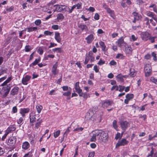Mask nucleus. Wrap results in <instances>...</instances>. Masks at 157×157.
Returning a JSON list of instances; mask_svg holds the SVG:
<instances>
[{
	"label": "nucleus",
	"instance_id": "1",
	"mask_svg": "<svg viewBox=\"0 0 157 157\" xmlns=\"http://www.w3.org/2000/svg\"><path fill=\"white\" fill-rule=\"evenodd\" d=\"M13 79L12 75L8 77L7 78L5 81L2 84L0 85L2 88V91L4 92L3 95V97H6L9 94L12 86L11 84H9Z\"/></svg>",
	"mask_w": 157,
	"mask_h": 157
},
{
	"label": "nucleus",
	"instance_id": "2",
	"mask_svg": "<svg viewBox=\"0 0 157 157\" xmlns=\"http://www.w3.org/2000/svg\"><path fill=\"white\" fill-rule=\"evenodd\" d=\"M97 131L98 133H99L98 139L104 143L108 141L109 137L108 134L101 130H97Z\"/></svg>",
	"mask_w": 157,
	"mask_h": 157
},
{
	"label": "nucleus",
	"instance_id": "3",
	"mask_svg": "<svg viewBox=\"0 0 157 157\" xmlns=\"http://www.w3.org/2000/svg\"><path fill=\"white\" fill-rule=\"evenodd\" d=\"M120 124L121 129L123 131V132H121V134L122 135L130 126V124L126 121H120Z\"/></svg>",
	"mask_w": 157,
	"mask_h": 157
},
{
	"label": "nucleus",
	"instance_id": "4",
	"mask_svg": "<svg viewBox=\"0 0 157 157\" xmlns=\"http://www.w3.org/2000/svg\"><path fill=\"white\" fill-rule=\"evenodd\" d=\"M145 75L146 77L150 76L152 73L151 67L150 64H146L144 67Z\"/></svg>",
	"mask_w": 157,
	"mask_h": 157
},
{
	"label": "nucleus",
	"instance_id": "5",
	"mask_svg": "<svg viewBox=\"0 0 157 157\" xmlns=\"http://www.w3.org/2000/svg\"><path fill=\"white\" fill-rule=\"evenodd\" d=\"M129 142L126 139L123 138L120 140H118L117 143L115 147L117 148L121 146H124L127 145Z\"/></svg>",
	"mask_w": 157,
	"mask_h": 157
},
{
	"label": "nucleus",
	"instance_id": "6",
	"mask_svg": "<svg viewBox=\"0 0 157 157\" xmlns=\"http://www.w3.org/2000/svg\"><path fill=\"white\" fill-rule=\"evenodd\" d=\"M30 109L29 108H21L20 109L19 113L23 117L25 118L26 115L30 111Z\"/></svg>",
	"mask_w": 157,
	"mask_h": 157
},
{
	"label": "nucleus",
	"instance_id": "7",
	"mask_svg": "<svg viewBox=\"0 0 157 157\" xmlns=\"http://www.w3.org/2000/svg\"><path fill=\"white\" fill-rule=\"evenodd\" d=\"M113 103V101L109 99L103 101L102 102L101 106L104 108H107L109 106H111Z\"/></svg>",
	"mask_w": 157,
	"mask_h": 157
},
{
	"label": "nucleus",
	"instance_id": "8",
	"mask_svg": "<svg viewBox=\"0 0 157 157\" xmlns=\"http://www.w3.org/2000/svg\"><path fill=\"white\" fill-rule=\"evenodd\" d=\"M17 141V138L15 136H11L8 139L7 144L8 145L12 146H13Z\"/></svg>",
	"mask_w": 157,
	"mask_h": 157
},
{
	"label": "nucleus",
	"instance_id": "9",
	"mask_svg": "<svg viewBox=\"0 0 157 157\" xmlns=\"http://www.w3.org/2000/svg\"><path fill=\"white\" fill-rule=\"evenodd\" d=\"M19 90V87L17 86H15L10 90V94L12 96L17 95Z\"/></svg>",
	"mask_w": 157,
	"mask_h": 157
},
{
	"label": "nucleus",
	"instance_id": "10",
	"mask_svg": "<svg viewBox=\"0 0 157 157\" xmlns=\"http://www.w3.org/2000/svg\"><path fill=\"white\" fill-rule=\"evenodd\" d=\"M29 123L31 126L33 125V123L36 121V114L33 112L31 113L29 115Z\"/></svg>",
	"mask_w": 157,
	"mask_h": 157
},
{
	"label": "nucleus",
	"instance_id": "11",
	"mask_svg": "<svg viewBox=\"0 0 157 157\" xmlns=\"http://www.w3.org/2000/svg\"><path fill=\"white\" fill-rule=\"evenodd\" d=\"M53 6L56 7L55 9L53 10L54 12L56 11L58 12H61L65 9L66 7L65 5H59L58 4L55 5Z\"/></svg>",
	"mask_w": 157,
	"mask_h": 157
},
{
	"label": "nucleus",
	"instance_id": "12",
	"mask_svg": "<svg viewBox=\"0 0 157 157\" xmlns=\"http://www.w3.org/2000/svg\"><path fill=\"white\" fill-rule=\"evenodd\" d=\"M31 76L28 75H27L24 77H23L21 81L22 83L24 85H27L28 83V82L31 79Z\"/></svg>",
	"mask_w": 157,
	"mask_h": 157
},
{
	"label": "nucleus",
	"instance_id": "13",
	"mask_svg": "<svg viewBox=\"0 0 157 157\" xmlns=\"http://www.w3.org/2000/svg\"><path fill=\"white\" fill-rule=\"evenodd\" d=\"M79 84V82H76L75 85V89L76 92L78 94L79 96H82V90L80 88Z\"/></svg>",
	"mask_w": 157,
	"mask_h": 157
},
{
	"label": "nucleus",
	"instance_id": "14",
	"mask_svg": "<svg viewBox=\"0 0 157 157\" xmlns=\"http://www.w3.org/2000/svg\"><path fill=\"white\" fill-rule=\"evenodd\" d=\"M134 97L133 94H128L125 96L126 99L124 100V103L126 104H128L129 101L132 99Z\"/></svg>",
	"mask_w": 157,
	"mask_h": 157
},
{
	"label": "nucleus",
	"instance_id": "15",
	"mask_svg": "<svg viewBox=\"0 0 157 157\" xmlns=\"http://www.w3.org/2000/svg\"><path fill=\"white\" fill-rule=\"evenodd\" d=\"M151 34L147 32H143L141 35V38L143 40L146 41L148 40Z\"/></svg>",
	"mask_w": 157,
	"mask_h": 157
},
{
	"label": "nucleus",
	"instance_id": "16",
	"mask_svg": "<svg viewBox=\"0 0 157 157\" xmlns=\"http://www.w3.org/2000/svg\"><path fill=\"white\" fill-rule=\"evenodd\" d=\"M16 129V126L15 124L10 125L5 130L8 134L14 132Z\"/></svg>",
	"mask_w": 157,
	"mask_h": 157
},
{
	"label": "nucleus",
	"instance_id": "17",
	"mask_svg": "<svg viewBox=\"0 0 157 157\" xmlns=\"http://www.w3.org/2000/svg\"><path fill=\"white\" fill-rule=\"evenodd\" d=\"M146 15L150 17H151L155 21H156L157 19L156 18V15L153 12L150 11H146Z\"/></svg>",
	"mask_w": 157,
	"mask_h": 157
},
{
	"label": "nucleus",
	"instance_id": "18",
	"mask_svg": "<svg viewBox=\"0 0 157 157\" xmlns=\"http://www.w3.org/2000/svg\"><path fill=\"white\" fill-rule=\"evenodd\" d=\"M94 35L93 34H91L88 36L86 38V42L88 44H91L94 39Z\"/></svg>",
	"mask_w": 157,
	"mask_h": 157
},
{
	"label": "nucleus",
	"instance_id": "19",
	"mask_svg": "<svg viewBox=\"0 0 157 157\" xmlns=\"http://www.w3.org/2000/svg\"><path fill=\"white\" fill-rule=\"evenodd\" d=\"M98 134L97 130H96L94 131L93 135L91 138L90 141L92 142H95L96 140V137L98 139Z\"/></svg>",
	"mask_w": 157,
	"mask_h": 157
},
{
	"label": "nucleus",
	"instance_id": "20",
	"mask_svg": "<svg viewBox=\"0 0 157 157\" xmlns=\"http://www.w3.org/2000/svg\"><path fill=\"white\" fill-rule=\"evenodd\" d=\"M116 43L118 45V46L120 47L122 46L123 44H125V45L126 44L124 42L123 37H121L119 39Z\"/></svg>",
	"mask_w": 157,
	"mask_h": 157
},
{
	"label": "nucleus",
	"instance_id": "21",
	"mask_svg": "<svg viewBox=\"0 0 157 157\" xmlns=\"http://www.w3.org/2000/svg\"><path fill=\"white\" fill-rule=\"evenodd\" d=\"M106 12L107 13L109 14L110 16L113 19H115V15L114 10H112L110 8H106Z\"/></svg>",
	"mask_w": 157,
	"mask_h": 157
},
{
	"label": "nucleus",
	"instance_id": "22",
	"mask_svg": "<svg viewBox=\"0 0 157 157\" xmlns=\"http://www.w3.org/2000/svg\"><path fill=\"white\" fill-rule=\"evenodd\" d=\"M30 145L29 142L25 141L22 144V148L23 149L26 150L29 148Z\"/></svg>",
	"mask_w": 157,
	"mask_h": 157
},
{
	"label": "nucleus",
	"instance_id": "23",
	"mask_svg": "<svg viewBox=\"0 0 157 157\" xmlns=\"http://www.w3.org/2000/svg\"><path fill=\"white\" fill-rule=\"evenodd\" d=\"M54 38L57 42L59 43H60L61 41V38H60V33L58 32H55Z\"/></svg>",
	"mask_w": 157,
	"mask_h": 157
},
{
	"label": "nucleus",
	"instance_id": "24",
	"mask_svg": "<svg viewBox=\"0 0 157 157\" xmlns=\"http://www.w3.org/2000/svg\"><path fill=\"white\" fill-rule=\"evenodd\" d=\"M42 122L43 120L42 119L40 118H39L38 119L35 124V128L36 129H38L40 127Z\"/></svg>",
	"mask_w": 157,
	"mask_h": 157
},
{
	"label": "nucleus",
	"instance_id": "25",
	"mask_svg": "<svg viewBox=\"0 0 157 157\" xmlns=\"http://www.w3.org/2000/svg\"><path fill=\"white\" fill-rule=\"evenodd\" d=\"M125 47V52L127 54L132 53V50L130 45L126 44L124 45Z\"/></svg>",
	"mask_w": 157,
	"mask_h": 157
},
{
	"label": "nucleus",
	"instance_id": "26",
	"mask_svg": "<svg viewBox=\"0 0 157 157\" xmlns=\"http://www.w3.org/2000/svg\"><path fill=\"white\" fill-rule=\"evenodd\" d=\"M132 14L133 15L134 18L137 21L140 20L142 18L141 15L136 12H133Z\"/></svg>",
	"mask_w": 157,
	"mask_h": 157
},
{
	"label": "nucleus",
	"instance_id": "27",
	"mask_svg": "<svg viewBox=\"0 0 157 157\" xmlns=\"http://www.w3.org/2000/svg\"><path fill=\"white\" fill-rule=\"evenodd\" d=\"M41 60V58L40 57H39L38 58L36 59L32 63L30 64V67H33L36 65H38V63Z\"/></svg>",
	"mask_w": 157,
	"mask_h": 157
},
{
	"label": "nucleus",
	"instance_id": "28",
	"mask_svg": "<svg viewBox=\"0 0 157 157\" xmlns=\"http://www.w3.org/2000/svg\"><path fill=\"white\" fill-rule=\"evenodd\" d=\"M33 136L31 134L28 135V136L29 140L30 143L33 144H34L35 140V135H33Z\"/></svg>",
	"mask_w": 157,
	"mask_h": 157
},
{
	"label": "nucleus",
	"instance_id": "29",
	"mask_svg": "<svg viewBox=\"0 0 157 157\" xmlns=\"http://www.w3.org/2000/svg\"><path fill=\"white\" fill-rule=\"evenodd\" d=\"M116 80L118 82H124V79L123 78V75L121 73L118 74L116 76Z\"/></svg>",
	"mask_w": 157,
	"mask_h": 157
},
{
	"label": "nucleus",
	"instance_id": "30",
	"mask_svg": "<svg viewBox=\"0 0 157 157\" xmlns=\"http://www.w3.org/2000/svg\"><path fill=\"white\" fill-rule=\"evenodd\" d=\"M78 27L81 29V31L82 32L84 31L86 32H87L88 30V27L85 25L80 24L78 26Z\"/></svg>",
	"mask_w": 157,
	"mask_h": 157
},
{
	"label": "nucleus",
	"instance_id": "31",
	"mask_svg": "<svg viewBox=\"0 0 157 157\" xmlns=\"http://www.w3.org/2000/svg\"><path fill=\"white\" fill-rule=\"evenodd\" d=\"M129 75L131 77H134L135 76L136 74V71L135 69L131 68L129 70Z\"/></svg>",
	"mask_w": 157,
	"mask_h": 157
},
{
	"label": "nucleus",
	"instance_id": "32",
	"mask_svg": "<svg viewBox=\"0 0 157 157\" xmlns=\"http://www.w3.org/2000/svg\"><path fill=\"white\" fill-rule=\"evenodd\" d=\"M58 64L56 63L52 67V72L53 74L56 75L57 74V67Z\"/></svg>",
	"mask_w": 157,
	"mask_h": 157
},
{
	"label": "nucleus",
	"instance_id": "33",
	"mask_svg": "<svg viewBox=\"0 0 157 157\" xmlns=\"http://www.w3.org/2000/svg\"><path fill=\"white\" fill-rule=\"evenodd\" d=\"M82 96H79V97H82L85 100H86L88 98L90 97V94L87 92L83 93L82 91Z\"/></svg>",
	"mask_w": 157,
	"mask_h": 157
},
{
	"label": "nucleus",
	"instance_id": "34",
	"mask_svg": "<svg viewBox=\"0 0 157 157\" xmlns=\"http://www.w3.org/2000/svg\"><path fill=\"white\" fill-rule=\"evenodd\" d=\"M99 44L101 47L102 50L104 52H105L106 51L105 50L106 46L104 42L102 41H100L99 42Z\"/></svg>",
	"mask_w": 157,
	"mask_h": 157
},
{
	"label": "nucleus",
	"instance_id": "35",
	"mask_svg": "<svg viewBox=\"0 0 157 157\" xmlns=\"http://www.w3.org/2000/svg\"><path fill=\"white\" fill-rule=\"evenodd\" d=\"M25 119V117H23L21 116L19 119L17 120V123L18 124H21L20 125V126H21L23 123V122Z\"/></svg>",
	"mask_w": 157,
	"mask_h": 157
},
{
	"label": "nucleus",
	"instance_id": "36",
	"mask_svg": "<svg viewBox=\"0 0 157 157\" xmlns=\"http://www.w3.org/2000/svg\"><path fill=\"white\" fill-rule=\"evenodd\" d=\"M64 16L63 14L61 13H59L57 14V19L58 21L60 20H62L64 19Z\"/></svg>",
	"mask_w": 157,
	"mask_h": 157
},
{
	"label": "nucleus",
	"instance_id": "37",
	"mask_svg": "<svg viewBox=\"0 0 157 157\" xmlns=\"http://www.w3.org/2000/svg\"><path fill=\"white\" fill-rule=\"evenodd\" d=\"M149 8H153V10L157 14V6L155 4H152L150 5L149 6Z\"/></svg>",
	"mask_w": 157,
	"mask_h": 157
},
{
	"label": "nucleus",
	"instance_id": "38",
	"mask_svg": "<svg viewBox=\"0 0 157 157\" xmlns=\"http://www.w3.org/2000/svg\"><path fill=\"white\" fill-rule=\"evenodd\" d=\"M37 29V28L36 27H30L27 28V32H30L33 31H36Z\"/></svg>",
	"mask_w": 157,
	"mask_h": 157
},
{
	"label": "nucleus",
	"instance_id": "39",
	"mask_svg": "<svg viewBox=\"0 0 157 157\" xmlns=\"http://www.w3.org/2000/svg\"><path fill=\"white\" fill-rule=\"evenodd\" d=\"M113 128L117 131L118 130V126L117 124V121L116 120H113Z\"/></svg>",
	"mask_w": 157,
	"mask_h": 157
},
{
	"label": "nucleus",
	"instance_id": "40",
	"mask_svg": "<svg viewBox=\"0 0 157 157\" xmlns=\"http://www.w3.org/2000/svg\"><path fill=\"white\" fill-rule=\"evenodd\" d=\"M36 108L37 113H40L43 109V106L41 105H38L36 106Z\"/></svg>",
	"mask_w": 157,
	"mask_h": 157
},
{
	"label": "nucleus",
	"instance_id": "41",
	"mask_svg": "<svg viewBox=\"0 0 157 157\" xmlns=\"http://www.w3.org/2000/svg\"><path fill=\"white\" fill-rule=\"evenodd\" d=\"M32 151H29L27 153L25 154L23 157H32L33 155Z\"/></svg>",
	"mask_w": 157,
	"mask_h": 157
},
{
	"label": "nucleus",
	"instance_id": "42",
	"mask_svg": "<svg viewBox=\"0 0 157 157\" xmlns=\"http://www.w3.org/2000/svg\"><path fill=\"white\" fill-rule=\"evenodd\" d=\"M69 88L71 89L70 90L68 91L67 92H65L63 94V95L66 96H68L71 95V89L70 87Z\"/></svg>",
	"mask_w": 157,
	"mask_h": 157
},
{
	"label": "nucleus",
	"instance_id": "43",
	"mask_svg": "<svg viewBox=\"0 0 157 157\" xmlns=\"http://www.w3.org/2000/svg\"><path fill=\"white\" fill-rule=\"evenodd\" d=\"M156 38V36H150L148 39L150 41L151 43H153L155 42V39Z\"/></svg>",
	"mask_w": 157,
	"mask_h": 157
},
{
	"label": "nucleus",
	"instance_id": "44",
	"mask_svg": "<svg viewBox=\"0 0 157 157\" xmlns=\"http://www.w3.org/2000/svg\"><path fill=\"white\" fill-rule=\"evenodd\" d=\"M71 124L67 128L64 134V135H66V136H67L69 133L70 131V129L71 128Z\"/></svg>",
	"mask_w": 157,
	"mask_h": 157
},
{
	"label": "nucleus",
	"instance_id": "45",
	"mask_svg": "<svg viewBox=\"0 0 157 157\" xmlns=\"http://www.w3.org/2000/svg\"><path fill=\"white\" fill-rule=\"evenodd\" d=\"M52 50L54 52L57 51L59 53H61L62 52V48H56L53 49Z\"/></svg>",
	"mask_w": 157,
	"mask_h": 157
},
{
	"label": "nucleus",
	"instance_id": "46",
	"mask_svg": "<svg viewBox=\"0 0 157 157\" xmlns=\"http://www.w3.org/2000/svg\"><path fill=\"white\" fill-rule=\"evenodd\" d=\"M60 131L58 130L54 133V136L55 138L57 137L60 135Z\"/></svg>",
	"mask_w": 157,
	"mask_h": 157
},
{
	"label": "nucleus",
	"instance_id": "47",
	"mask_svg": "<svg viewBox=\"0 0 157 157\" xmlns=\"http://www.w3.org/2000/svg\"><path fill=\"white\" fill-rule=\"evenodd\" d=\"M17 106H14L12 108V113H16L17 112Z\"/></svg>",
	"mask_w": 157,
	"mask_h": 157
},
{
	"label": "nucleus",
	"instance_id": "48",
	"mask_svg": "<svg viewBox=\"0 0 157 157\" xmlns=\"http://www.w3.org/2000/svg\"><path fill=\"white\" fill-rule=\"evenodd\" d=\"M150 80L151 81L157 85V79H156L154 77H151Z\"/></svg>",
	"mask_w": 157,
	"mask_h": 157
},
{
	"label": "nucleus",
	"instance_id": "49",
	"mask_svg": "<svg viewBox=\"0 0 157 157\" xmlns=\"http://www.w3.org/2000/svg\"><path fill=\"white\" fill-rule=\"evenodd\" d=\"M90 60V57L88 56H87L86 54V57L85 58V61L84 62V64H86L89 62Z\"/></svg>",
	"mask_w": 157,
	"mask_h": 157
},
{
	"label": "nucleus",
	"instance_id": "50",
	"mask_svg": "<svg viewBox=\"0 0 157 157\" xmlns=\"http://www.w3.org/2000/svg\"><path fill=\"white\" fill-rule=\"evenodd\" d=\"M151 55L153 57V60L155 61H157V56H156V54L155 52H153L151 53Z\"/></svg>",
	"mask_w": 157,
	"mask_h": 157
},
{
	"label": "nucleus",
	"instance_id": "51",
	"mask_svg": "<svg viewBox=\"0 0 157 157\" xmlns=\"http://www.w3.org/2000/svg\"><path fill=\"white\" fill-rule=\"evenodd\" d=\"M122 137V135L121 136L120 133L117 132L116 134L115 137V139L116 140H118V139H121Z\"/></svg>",
	"mask_w": 157,
	"mask_h": 157
},
{
	"label": "nucleus",
	"instance_id": "52",
	"mask_svg": "<svg viewBox=\"0 0 157 157\" xmlns=\"http://www.w3.org/2000/svg\"><path fill=\"white\" fill-rule=\"evenodd\" d=\"M8 72V69L7 68H5L4 69H1V71L0 72V76L3 75L4 73H7Z\"/></svg>",
	"mask_w": 157,
	"mask_h": 157
},
{
	"label": "nucleus",
	"instance_id": "53",
	"mask_svg": "<svg viewBox=\"0 0 157 157\" xmlns=\"http://www.w3.org/2000/svg\"><path fill=\"white\" fill-rule=\"evenodd\" d=\"M30 46L29 45H26L25 47V51L26 52H29L31 50Z\"/></svg>",
	"mask_w": 157,
	"mask_h": 157
},
{
	"label": "nucleus",
	"instance_id": "54",
	"mask_svg": "<svg viewBox=\"0 0 157 157\" xmlns=\"http://www.w3.org/2000/svg\"><path fill=\"white\" fill-rule=\"evenodd\" d=\"M124 57V56H123V54L121 53L118 54L116 56V59L120 58L121 59H123Z\"/></svg>",
	"mask_w": 157,
	"mask_h": 157
},
{
	"label": "nucleus",
	"instance_id": "55",
	"mask_svg": "<svg viewBox=\"0 0 157 157\" xmlns=\"http://www.w3.org/2000/svg\"><path fill=\"white\" fill-rule=\"evenodd\" d=\"M43 49L41 47H40L37 50V52L40 55H42L43 54Z\"/></svg>",
	"mask_w": 157,
	"mask_h": 157
},
{
	"label": "nucleus",
	"instance_id": "56",
	"mask_svg": "<svg viewBox=\"0 0 157 157\" xmlns=\"http://www.w3.org/2000/svg\"><path fill=\"white\" fill-rule=\"evenodd\" d=\"M154 148L153 147H151V150L150 152V153L148 155V157L150 156L151 157H152L153 156V154H154Z\"/></svg>",
	"mask_w": 157,
	"mask_h": 157
},
{
	"label": "nucleus",
	"instance_id": "57",
	"mask_svg": "<svg viewBox=\"0 0 157 157\" xmlns=\"http://www.w3.org/2000/svg\"><path fill=\"white\" fill-rule=\"evenodd\" d=\"M52 33H53V32H51L48 31H45L44 32V34L45 35H51Z\"/></svg>",
	"mask_w": 157,
	"mask_h": 157
},
{
	"label": "nucleus",
	"instance_id": "58",
	"mask_svg": "<svg viewBox=\"0 0 157 157\" xmlns=\"http://www.w3.org/2000/svg\"><path fill=\"white\" fill-rule=\"evenodd\" d=\"M41 23V21L40 20V19H37L34 22L35 24L36 25H40Z\"/></svg>",
	"mask_w": 157,
	"mask_h": 157
},
{
	"label": "nucleus",
	"instance_id": "59",
	"mask_svg": "<svg viewBox=\"0 0 157 157\" xmlns=\"http://www.w3.org/2000/svg\"><path fill=\"white\" fill-rule=\"evenodd\" d=\"M105 63V61L103 60L101 58L100 59L99 61L98 62V64L100 66H101L104 64Z\"/></svg>",
	"mask_w": 157,
	"mask_h": 157
},
{
	"label": "nucleus",
	"instance_id": "60",
	"mask_svg": "<svg viewBox=\"0 0 157 157\" xmlns=\"http://www.w3.org/2000/svg\"><path fill=\"white\" fill-rule=\"evenodd\" d=\"M75 6L77 7V9H80L82 8V3L81 2L78 3L77 4H75Z\"/></svg>",
	"mask_w": 157,
	"mask_h": 157
},
{
	"label": "nucleus",
	"instance_id": "61",
	"mask_svg": "<svg viewBox=\"0 0 157 157\" xmlns=\"http://www.w3.org/2000/svg\"><path fill=\"white\" fill-rule=\"evenodd\" d=\"M9 134L5 131V134L2 136L1 140L2 141H4Z\"/></svg>",
	"mask_w": 157,
	"mask_h": 157
},
{
	"label": "nucleus",
	"instance_id": "62",
	"mask_svg": "<svg viewBox=\"0 0 157 157\" xmlns=\"http://www.w3.org/2000/svg\"><path fill=\"white\" fill-rule=\"evenodd\" d=\"M144 21H146V25H150V22H149V18L147 17H145L144 19Z\"/></svg>",
	"mask_w": 157,
	"mask_h": 157
},
{
	"label": "nucleus",
	"instance_id": "63",
	"mask_svg": "<svg viewBox=\"0 0 157 157\" xmlns=\"http://www.w3.org/2000/svg\"><path fill=\"white\" fill-rule=\"evenodd\" d=\"M100 16L98 13H96L94 17V19L96 20H98L99 19Z\"/></svg>",
	"mask_w": 157,
	"mask_h": 157
},
{
	"label": "nucleus",
	"instance_id": "64",
	"mask_svg": "<svg viewBox=\"0 0 157 157\" xmlns=\"http://www.w3.org/2000/svg\"><path fill=\"white\" fill-rule=\"evenodd\" d=\"M93 69L96 73H98L99 71V69L98 68V66L96 65H95L94 66Z\"/></svg>",
	"mask_w": 157,
	"mask_h": 157
}]
</instances>
